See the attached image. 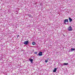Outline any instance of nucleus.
Returning a JSON list of instances; mask_svg holds the SVG:
<instances>
[{"label": "nucleus", "instance_id": "1", "mask_svg": "<svg viewBox=\"0 0 75 75\" xmlns=\"http://www.w3.org/2000/svg\"><path fill=\"white\" fill-rule=\"evenodd\" d=\"M68 31H72V28L71 27V26H70L68 28Z\"/></svg>", "mask_w": 75, "mask_h": 75}, {"label": "nucleus", "instance_id": "2", "mask_svg": "<svg viewBox=\"0 0 75 75\" xmlns=\"http://www.w3.org/2000/svg\"><path fill=\"white\" fill-rule=\"evenodd\" d=\"M24 44H25V45H27V44H28V41H25L24 42Z\"/></svg>", "mask_w": 75, "mask_h": 75}, {"label": "nucleus", "instance_id": "3", "mask_svg": "<svg viewBox=\"0 0 75 75\" xmlns=\"http://www.w3.org/2000/svg\"><path fill=\"white\" fill-rule=\"evenodd\" d=\"M68 22V20L67 19H66L64 20V24H67V22Z\"/></svg>", "mask_w": 75, "mask_h": 75}, {"label": "nucleus", "instance_id": "4", "mask_svg": "<svg viewBox=\"0 0 75 75\" xmlns=\"http://www.w3.org/2000/svg\"><path fill=\"white\" fill-rule=\"evenodd\" d=\"M29 60L30 61L31 63H33V59H29Z\"/></svg>", "mask_w": 75, "mask_h": 75}, {"label": "nucleus", "instance_id": "5", "mask_svg": "<svg viewBox=\"0 0 75 75\" xmlns=\"http://www.w3.org/2000/svg\"><path fill=\"white\" fill-rule=\"evenodd\" d=\"M38 55L39 56H41V55H42V52H40L39 53Z\"/></svg>", "mask_w": 75, "mask_h": 75}, {"label": "nucleus", "instance_id": "6", "mask_svg": "<svg viewBox=\"0 0 75 75\" xmlns=\"http://www.w3.org/2000/svg\"><path fill=\"white\" fill-rule=\"evenodd\" d=\"M57 69L55 68L54 69L53 71V72H56V71H57Z\"/></svg>", "mask_w": 75, "mask_h": 75}, {"label": "nucleus", "instance_id": "7", "mask_svg": "<svg viewBox=\"0 0 75 75\" xmlns=\"http://www.w3.org/2000/svg\"><path fill=\"white\" fill-rule=\"evenodd\" d=\"M69 22H71V21H72V19L70 18H69Z\"/></svg>", "mask_w": 75, "mask_h": 75}, {"label": "nucleus", "instance_id": "8", "mask_svg": "<svg viewBox=\"0 0 75 75\" xmlns=\"http://www.w3.org/2000/svg\"><path fill=\"white\" fill-rule=\"evenodd\" d=\"M71 51H75V48H71Z\"/></svg>", "mask_w": 75, "mask_h": 75}, {"label": "nucleus", "instance_id": "9", "mask_svg": "<svg viewBox=\"0 0 75 75\" xmlns=\"http://www.w3.org/2000/svg\"><path fill=\"white\" fill-rule=\"evenodd\" d=\"M63 65H68V63H64L63 64Z\"/></svg>", "mask_w": 75, "mask_h": 75}, {"label": "nucleus", "instance_id": "10", "mask_svg": "<svg viewBox=\"0 0 75 75\" xmlns=\"http://www.w3.org/2000/svg\"><path fill=\"white\" fill-rule=\"evenodd\" d=\"M32 44H33V45H35V42H33V43H32Z\"/></svg>", "mask_w": 75, "mask_h": 75}, {"label": "nucleus", "instance_id": "11", "mask_svg": "<svg viewBox=\"0 0 75 75\" xmlns=\"http://www.w3.org/2000/svg\"><path fill=\"white\" fill-rule=\"evenodd\" d=\"M47 62H48V60H45V62L47 63Z\"/></svg>", "mask_w": 75, "mask_h": 75}, {"label": "nucleus", "instance_id": "12", "mask_svg": "<svg viewBox=\"0 0 75 75\" xmlns=\"http://www.w3.org/2000/svg\"><path fill=\"white\" fill-rule=\"evenodd\" d=\"M35 54H37V52H35Z\"/></svg>", "mask_w": 75, "mask_h": 75}, {"label": "nucleus", "instance_id": "13", "mask_svg": "<svg viewBox=\"0 0 75 75\" xmlns=\"http://www.w3.org/2000/svg\"><path fill=\"white\" fill-rule=\"evenodd\" d=\"M28 16H29V17H30V16H31V15H30V14H28Z\"/></svg>", "mask_w": 75, "mask_h": 75}, {"label": "nucleus", "instance_id": "14", "mask_svg": "<svg viewBox=\"0 0 75 75\" xmlns=\"http://www.w3.org/2000/svg\"><path fill=\"white\" fill-rule=\"evenodd\" d=\"M18 37H20V36L18 35L17 36V37L18 38Z\"/></svg>", "mask_w": 75, "mask_h": 75}]
</instances>
